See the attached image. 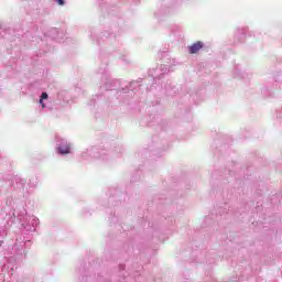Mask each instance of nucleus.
<instances>
[{"label":"nucleus","instance_id":"obj_1","mask_svg":"<svg viewBox=\"0 0 282 282\" xmlns=\"http://www.w3.org/2000/svg\"><path fill=\"white\" fill-rule=\"evenodd\" d=\"M202 47H204V42H202V41L195 42L194 44L188 46L189 54H197V52H199V50H202Z\"/></svg>","mask_w":282,"mask_h":282},{"label":"nucleus","instance_id":"obj_2","mask_svg":"<svg viewBox=\"0 0 282 282\" xmlns=\"http://www.w3.org/2000/svg\"><path fill=\"white\" fill-rule=\"evenodd\" d=\"M57 152L59 153V155H67L68 153H70L69 144L57 148Z\"/></svg>","mask_w":282,"mask_h":282},{"label":"nucleus","instance_id":"obj_3","mask_svg":"<svg viewBox=\"0 0 282 282\" xmlns=\"http://www.w3.org/2000/svg\"><path fill=\"white\" fill-rule=\"evenodd\" d=\"M48 96L47 93H43L40 99V105H42V108L45 109V104H43V100H47Z\"/></svg>","mask_w":282,"mask_h":282},{"label":"nucleus","instance_id":"obj_4","mask_svg":"<svg viewBox=\"0 0 282 282\" xmlns=\"http://www.w3.org/2000/svg\"><path fill=\"white\" fill-rule=\"evenodd\" d=\"M58 6H65V0H57Z\"/></svg>","mask_w":282,"mask_h":282}]
</instances>
